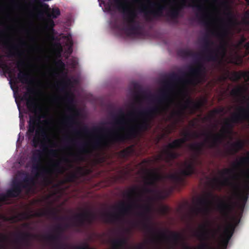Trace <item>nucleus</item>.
Masks as SVG:
<instances>
[{
	"label": "nucleus",
	"mask_w": 249,
	"mask_h": 249,
	"mask_svg": "<svg viewBox=\"0 0 249 249\" xmlns=\"http://www.w3.org/2000/svg\"><path fill=\"white\" fill-rule=\"evenodd\" d=\"M182 77L173 72L169 75L168 79L164 81L165 85L160 90L158 96L150 95L146 98L155 101V104L139 112L142 117L140 123L135 125L131 126L124 133H119L113 129H108L103 126H94L91 131L94 133L107 132V137L105 139L98 138L92 143L93 149L103 147H108L117 143L123 142L126 140L135 138L140 132L146 131L151 128V122L157 116L167 111L169 108V102L171 101L170 91L171 82L180 81Z\"/></svg>",
	"instance_id": "obj_1"
},
{
	"label": "nucleus",
	"mask_w": 249,
	"mask_h": 249,
	"mask_svg": "<svg viewBox=\"0 0 249 249\" xmlns=\"http://www.w3.org/2000/svg\"><path fill=\"white\" fill-rule=\"evenodd\" d=\"M132 206L142 209V211L140 212L138 215L143 219L142 221L141 222V225L142 229L145 232L152 234L154 237L166 240H171L173 241L175 246L178 245L180 242H181L183 243L184 249H194L185 244V239L182 234L179 232L166 230L165 231H161L158 234H156V229L150 222V217L148 213L151 211V208L148 205L139 204L135 201H133L130 203L122 202L116 207L118 211V214L104 213L102 214V217L105 221L107 223L119 221L121 220L122 217L127 215L130 213ZM140 224V223L138 222L132 223L133 226L135 227H139Z\"/></svg>",
	"instance_id": "obj_2"
},
{
	"label": "nucleus",
	"mask_w": 249,
	"mask_h": 249,
	"mask_svg": "<svg viewBox=\"0 0 249 249\" xmlns=\"http://www.w3.org/2000/svg\"><path fill=\"white\" fill-rule=\"evenodd\" d=\"M36 93L34 88L28 87L27 92L24 93L22 97V100L26 101L28 109L34 114L33 115L29 116L27 134L29 138H30L34 136L35 132V135L32 140L33 146L37 147L40 145L41 147L45 150L47 148L45 143L50 142V139L46 129L40 124H47L49 122L47 120H41V119L46 118V115L43 112L42 106L37 102L36 99L34 97Z\"/></svg>",
	"instance_id": "obj_3"
},
{
	"label": "nucleus",
	"mask_w": 249,
	"mask_h": 249,
	"mask_svg": "<svg viewBox=\"0 0 249 249\" xmlns=\"http://www.w3.org/2000/svg\"><path fill=\"white\" fill-rule=\"evenodd\" d=\"M113 3L108 2L106 3L103 0L101 2L104 4L107 11L112 10L111 6H113L118 11L123 15V18L127 23L128 27L126 31L130 35H137L140 29V25L137 22L136 18L137 14L135 9L133 7L131 2H136L137 0H113Z\"/></svg>",
	"instance_id": "obj_4"
},
{
	"label": "nucleus",
	"mask_w": 249,
	"mask_h": 249,
	"mask_svg": "<svg viewBox=\"0 0 249 249\" xmlns=\"http://www.w3.org/2000/svg\"><path fill=\"white\" fill-rule=\"evenodd\" d=\"M32 172L36 178L42 177L45 181L48 180V175L53 173L63 174L66 170L65 168L61 165L60 160H55L51 165V168H46L42 166V151L36 149L33 151L31 157Z\"/></svg>",
	"instance_id": "obj_5"
},
{
	"label": "nucleus",
	"mask_w": 249,
	"mask_h": 249,
	"mask_svg": "<svg viewBox=\"0 0 249 249\" xmlns=\"http://www.w3.org/2000/svg\"><path fill=\"white\" fill-rule=\"evenodd\" d=\"M203 51L202 53H197L189 49H181L178 52V54L184 58L192 57L197 59L201 56L208 61H216L219 59V52L221 50L223 53H225V47L224 45H220L216 49H212L211 47L214 44V42L206 36L203 38Z\"/></svg>",
	"instance_id": "obj_6"
},
{
	"label": "nucleus",
	"mask_w": 249,
	"mask_h": 249,
	"mask_svg": "<svg viewBox=\"0 0 249 249\" xmlns=\"http://www.w3.org/2000/svg\"><path fill=\"white\" fill-rule=\"evenodd\" d=\"M185 7L196 9L197 11L196 16L199 18L200 21L207 27L211 25V22L208 19V16L205 13L206 8L200 0H191V2H188L187 0H182L179 4L170 9L165 16L172 20H176L179 16L180 10Z\"/></svg>",
	"instance_id": "obj_7"
},
{
	"label": "nucleus",
	"mask_w": 249,
	"mask_h": 249,
	"mask_svg": "<svg viewBox=\"0 0 249 249\" xmlns=\"http://www.w3.org/2000/svg\"><path fill=\"white\" fill-rule=\"evenodd\" d=\"M182 134L183 136V138L176 139L172 142L165 146L164 148L162 150V154L157 156V160H164L166 162L169 163L172 160L177 159L179 157V154L173 150L182 147L183 144L191 138H197L199 136V134L196 132L192 134L187 131L183 132Z\"/></svg>",
	"instance_id": "obj_8"
},
{
	"label": "nucleus",
	"mask_w": 249,
	"mask_h": 249,
	"mask_svg": "<svg viewBox=\"0 0 249 249\" xmlns=\"http://www.w3.org/2000/svg\"><path fill=\"white\" fill-rule=\"evenodd\" d=\"M217 198L219 203L217 205V210L224 216H227L233 208L231 201H226L218 196H214L212 193H208L206 196L199 198L197 202L199 205L204 206L203 208H198L196 209V213L203 212L208 213L209 212V206L212 204L210 198Z\"/></svg>",
	"instance_id": "obj_9"
},
{
	"label": "nucleus",
	"mask_w": 249,
	"mask_h": 249,
	"mask_svg": "<svg viewBox=\"0 0 249 249\" xmlns=\"http://www.w3.org/2000/svg\"><path fill=\"white\" fill-rule=\"evenodd\" d=\"M224 175H232L231 178L238 181L241 175H246L249 178V152L247 156L241 157L232 163V168H225L222 171Z\"/></svg>",
	"instance_id": "obj_10"
},
{
	"label": "nucleus",
	"mask_w": 249,
	"mask_h": 249,
	"mask_svg": "<svg viewBox=\"0 0 249 249\" xmlns=\"http://www.w3.org/2000/svg\"><path fill=\"white\" fill-rule=\"evenodd\" d=\"M203 105L201 101L195 102L188 97L184 104L180 103L179 108L172 112L171 117L176 120L177 122L182 120L185 116V111L186 109L189 110L191 114H194L196 111L200 109Z\"/></svg>",
	"instance_id": "obj_11"
},
{
	"label": "nucleus",
	"mask_w": 249,
	"mask_h": 249,
	"mask_svg": "<svg viewBox=\"0 0 249 249\" xmlns=\"http://www.w3.org/2000/svg\"><path fill=\"white\" fill-rule=\"evenodd\" d=\"M96 215L93 213L88 210H85L82 213H76L73 217V221L71 224H66L65 228H68L71 226L76 228L77 231H80L81 228L86 225H90L94 221Z\"/></svg>",
	"instance_id": "obj_12"
},
{
	"label": "nucleus",
	"mask_w": 249,
	"mask_h": 249,
	"mask_svg": "<svg viewBox=\"0 0 249 249\" xmlns=\"http://www.w3.org/2000/svg\"><path fill=\"white\" fill-rule=\"evenodd\" d=\"M231 119V118L230 120H228L225 122L224 126L222 129V133H209L211 138V140L209 141L208 146L210 148H218L219 145L222 142L223 139L225 138V134L231 135L232 134V129L234 127V125L232 124L235 123L232 122ZM240 123H238L237 124Z\"/></svg>",
	"instance_id": "obj_13"
},
{
	"label": "nucleus",
	"mask_w": 249,
	"mask_h": 249,
	"mask_svg": "<svg viewBox=\"0 0 249 249\" xmlns=\"http://www.w3.org/2000/svg\"><path fill=\"white\" fill-rule=\"evenodd\" d=\"M183 168L180 171V175L171 174L167 178L176 183H182L184 181V177H189L196 174V169L194 161H185L183 163Z\"/></svg>",
	"instance_id": "obj_14"
},
{
	"label": "nucleus",
	"mask_w": 249,
	"mask_h": 249,
	"mask_svg": "<svg viewBox=\"0 0 249 249\" xmlns=\"http://www.w3.org/2000/svg\"><path fill=\"white\" fill-rule=\"evenodd\" d=\"M213 182L215 183H218L219 184L220 186L223 185H230L232 187L234 190L235 191L236 195L237 196H240V198L243 201L242 204V209L244 208V206L245 203H246L248 198V196L249 195V183L248 182L246 183L244 186V193L245 194H240V185L237 183H233L231 182L229 178H225L223 181H219V180L217 178H214L213 180Z\"/></svg>",
	"instance_id": "obj_15"
},
{
	"label": "nucleus",
	"mask_w": 249,
	"mask_h": 249,
	"mask_svg": "<svg viewBox=\"0 0 249 249\" xmlns=\"http://www.w3.org/2000/svg\"><path fill=\"white\" fill-rule=\"evenodd\" d=\"M151 6L155 7L154 9L147 10L145 8L141 9V12L144 14L145 19L151 21L153 19H157L163 16V11L166 9L165 4H161L159 3H153Z\"/></svg>",
	"instance_id": "obj_16"
},
{
	"label": "nucleus",
	"mask_w": 249,
	"mask_h": 249,
	"mask_svg": "<svg viewBox=\"0 0 249 249\" xmlns=\"http://www.w3.org/2000/svg\"><path fill=\"white\" fill-rule=\"evenodd\" d=\"M196 67L190 66L189 68V74L193 77L186 82L189 84H197L200 81L202 75L205 73V67L203 64L198 60L195 62Z\"/></svg>",
	"instance_id": "obj_17"
},
{
	"label": "nucleus",
	"mask_w": 249,
	"mask_h": 249,
	"mask_svg": "<svg viewBox=\"0 0 249 249\" xmlns=\"http://www.w3.org/2000/svg\"><path fill=\"white\" fill-rule=\"evenodd\" d=\"M226 16L227 17V24L223 25L222 27V30L221 32L216 34L215 31L211 29H209L208 30V32L210 33L212 35L217 36L220 38L226 37L230 34V26H234L239 24V22L234 17L231 12H230L227 13Z\"/></svg>",
	"instance_id": "obj_18"
},
{
	"label": "nucleus",
	"mask_w": 249,
	"mask_h": 249,
	"mask_svg": "<svg viewBox=\"0 0 249 249\" xmlns=\"http://www.w3.org/2000/svg\"><path fill=\"white\" fill-rule=\"evenodd\" d=\"M234 123H243L246 121L249 126V107H241L238 109V112L234 113L231 119Z\"/></svg>",
	"instance_id": "obj_19"
},
{
	"label": "nucleus",
	"mask_w": 249,
	"mask_h": 249,
	"mask_svg": "<svg viewBox=\"0 0 249 249\" xmlns=\"http://www.w3.org/2000/svg\"><path fill=\"white\" fill-rule=\"evenodd\" d=\"M155 190L153 189L144 187L142 190H139L137 187L132 188L130 191H127L125 194V196L129 199H133V196H136L138 200H140L142 197L143 193L150 194L154 193Z\"/></svg>",
	"instance_id": "obj_20"
},
{
	"label": "nucleus",
	"mask_w": 249,
	"mask_h": 249,
	"mask_svg": "<svg viewBox=\"0 0 249 249\" xmlns=\"http://www.w3.org/2000/svg\"><path fill=\"white\" fill-rule=\"evenodd\" d=\"M163 177L155 170H148L147 176L145 178V184L147 186L156 187L158 181L161 180Z\"/></svg>",
	"instance_id": "obj_21"
},
{
	"label": "nucleus",
	"mask_w": 249,
	"mask_h": 249,
	"mask_svg": "<svg viewBox=\"0 0 249 249\" xmlns=\"http://www.w3.org/2000/svg\"><path fill=\"white\" fill-rule=\"evenodd\" d=\"M234 231V227L232 225L227 227L224 230L222 236L221 243L224 249H225L231 239Z\"/></svg>",
	"instance_id": "obj_22"
},
{
	"label": "nucleus",
	"mask_w": 249,
	"mask_h": 249,
	"mask_svg": "<svg viewBox=\"0 0 249 249\" xmlns=\"http://www.w3.org/2000/svg\"><path fill=\"white\" fill-rule=\"evenodd\" d=\"M35 215L37 217L48 216L53 217L56 220H62L65 218V217H64L58 216L57 215V212L54 209H52L37 212L36 213Z\"/></svg>",
	"instance_id": "obj_23"
},
{
	"label": "nucleus",
	"mask_w": 249,
	"mask_h": 249,
	"mask_svg": "<svg viewBox=\"0 0 249 249\" xmlns=\"http://www.w3.org/2000/svg\"><path fill=\"white\" fill-rule=\"evenodd\" d=\"M43 6L46 9L45 13L47 18L55 19L60 15V11L58 8L55 7L53 9H51L49 7V6L45 3L43 4Z\"/></svg>",
	"instance_id": "obj_24"
},
{
	"label": "nucleus",
	"mask_w": 249,
	"mask_h": 249,
	"mask_svg": "<svg viewBox=\"0 0 249 249\" xmlns=\"http://www.w3.org/2000/svg\"><path fill=\"white\" fill-rule=\"evenodd\" d=\"M244 146L245 143L244 141L241 140L232 142L230 144V147L228 149L229 153L231 155L235 154L242 150L244 147Z\"/></svg>",
	"instance_id": "obj_25"
},
{
	"label": "nucleus",
	"mask_w": 249,
	"mask_h": 249,
	"mask_svg": "<svg viewBox=\"0 0 249 249\" xmlns=\"http://www.w3.org/2000/svg\"><path fill=\"white\" fill-rule=\"evenodd\" d=\"M79 152V153L73 155L74 160L78 161H82L85 160L83 155L91 153V151L86 147L85 144L80 145Z\"/></svg>",
	"instance_id": "obj_26"
},
{
	"label": "nucleus",
	"mask_w": 249,
	"mask_h": 249,
	"mask_svg": "<svg viewBox=\"0 0 249 249\" xmlns=\"http://www.w3.org/2000/svg\"><path fill=\"white\" fill-rule=\"evenodd\" d=\"M127 243V239L122 237L119 239H114L111 241L113 249H122Z\"/></svg>",
	"instance_id": "obj_27"
},
{
	"label": "nucleus",
	"mask_w": 249,
	"mask_h": 249,
	"mask_svg": "<svg viewBox=\"0 0 249 249\" xmlns=\"http://www.w3.org/2000/svg\"><path fill=\"white\" fill-rule=\"evenodd\" d=\"M203 143L196 142L190 145L189 148L191 150L194 152L196 156H199L201 154L203 151Z\"/></svg>",
	"instance_id": "obj_28"
},
{
	"label": "nucleus",
	"mask_w": 249,
	"mask_h": 249,
	"mask_svg": "<svg viewBox=\"0 0 249 249\" xmlns=\"http://www.w3.org/2000/svg\"><path fill=\"white\" fill-rule=\"evenodd\" d=\"M18 77L22 83H31L33 80L30 78V74L24 71H20L18 74Z\"/></svg>",
	"instance_id": "obj_29"
},
{
	"label": "nucleus",
	"mask_w": 249,
	"mask_h": 249,
	"mask_svg": "<svg viewBox=\"0 0 249 249\" xmlns=\"http://www.w3.org/2000/svg\"><path fill=\"white\" fill-rule=\"evenodd\" d=\"M246 90V89L244 87L239 86L232 89L230 92V94L233 97H240L242 96Z\"/></svg>",
	"instance_id": "obj_30"
},
{
	"label": "nucleus",
	"mask_w": 249,
	"mask_h": 249,
	"mask_svg": "<svg viewBox=\"0 0 249 249\" xmlns=\"http://www.w3.org/2000/svg\"><path fill=\"white\" fill-rule=\"evenodd\" d=\"M133 152L134 150L132 146H129L119 152L118 155L122 158L125 159L128 158Z\"/></svg>",
	"instance_id": "obj_31"
},
{
	"label": "nucleus",
	"mask_w": 249,
	"mask_h": 249,
	"mask_svg": "<svg viewBox=\"0 0 249 249\" xmlns=\"http://www.w3.org/2000/svg\"><path fill=\"white\" fill-rule=\"evenodd\" d=\"M32 235L28 232H19L17 234L18 239H20L25 245H28L29 242V238Z\"/></svg>",
	"instance_id": "obj_32"
},
{
	"label": "nucleus",
	"mask_w": 249,
	"mask_h": 249,
	"mask_svg": "<svg viewBox=\"0 0 249 249\" xmlns=\"http://www.w3.org/2000/svg\"><path fill=\"white\" fill-rule=\"evenodd\" d=\"M12 188L21 193L22 188H26V185H23L22 182L15 179L13 181Z\"/></svg>",
	"instance_id": "obj_33"
},
{
	"label": "nucleus",
	"mask_w": 249,
	"mask_h": 249,
	"mask_svg": "<svg viewBox=\"0 0 249 249\" xmlns=\"http://www.w3.org/2000/svg\"><path fill=\"white\" fill-rule=\"evenodd\" d=\"M119 117L116 118L114 117V118L115 120V124L118 125H122L124 124V112L122 109H120L118 111Z\"/></svg>",
	"instance_id": "obj_34"
},
{
	"label": "nucleus",
	"mask_w": 249,
	"mask_h": 249,
	"mask_svg": "<svg viewBox=\"0 0 249 249\" xmlns=\"http://www.w3.org/2000/svg\"><path fill=\"white\" fill-rule=\"evenodd\" d=\"M76 115L77 114H72L68 116L65 119L64 123L70 126H71L73 124H78L79 123L77 122L76 120Z\"/></svg>",
	"instance_id": "obj_35"
},
{
	"label": "nucleus",
	"mask_w": 249,
	"mask_h": 249,
	"mask_svg": "<svg viewBox=\"0 0 249 249\" xmlns=\"http://www.w3.org/2000/svg\"><path fill=\"white\" fill-rule=\"evenodd\" d=\"M0 68H1L2 71L5 73H7L10 76L13 73V70L11 69V67L7 65L5 63L0 59Z\"/></svg>",
	"instance_id": "obj_36"
},
{
	"label": "nucleus",
	"mask_w": 249,
	"mask_h": 249,
	"mask_svg": "<svg viewBox=\"0 0 249 249\" xmlns=\"http://www.w3.org/2000/svg\"><path fill=\"white\" fill-rule=\"evenodd\" d=\"M63 38L66 39L65 45L68 47V51L71 54L72 52L73 41L70 35L65 36Z\"/></svg>",
	"instance_id": "obj_37"
},
{
	"label": "nucleus",
	"mask_w": 249,
	"mask_h": 249,
	"mask_svg": "<svg viewBox=\"0 0 249 249\" xmlns=\"http://www.w3.org/2000/svg\"><path fill=\"white\" fill-rule=\"evenodd\" d=\"M55 26L54 22L53 19L47 18L45 25V28L50 31H53V28Z\"/></svg>",
	"instance_id": "obj_38"
},
{
	"label": "nucleus",
	"mask_w": 249,
	"mask_h": 249,
	"mask_svg": "<svg viewBox=\"0 0 249 249\" xmlns=\"http://www.w3.org/2000/svg\"><path fill=\"white\" fill-rule=\"evenodd\" d=\"M21 193L16 191L14 188H11L6 192V196L9 197H16L18 196Z\"/></svg>",
	"instance_id": "obj_39"
},
{
	"label": "nucleus",
	"mask_w": 249,
	"mask_h": 249,
	"mask_svg": "<svg viewBox=\"0 0 249 249\" xmlns=\"http://www.w3.org/2000/svg\"><path fill=\"white\" fill-rule=\"evenodd\" d=\"M243 76V72L234 71L232 73L230 79L232 81H237Z\"/></svg>",
	"instance_id": "obj_40"
},
{
	"label": "nucleus",
	"mask_w": 249,
	"mask_h": 249,
	"mask_svg": "<svg viewBox=\"0 0 249 249\" xmlns=\"http://www.w3.org/2000/svg\"><path fill=\"white\" fill-rule=\"evenodd\" d=\"M23 185H26V188L30 186L31 184H34V179L32 177L27 176L21 181Z\"/></svg>",
	"instance_id": "obj_41"
},
{
	"label": "nucleus",
	"mask_w": 249,
	"mask_h": 249,
	"mask_svg": "<svg viewBox=\"0 0 249 249\" xmlns=\"http://www.w3.org/2000/svg\"><path fill=\"white\" fill-rule=\"evenodd\" d=\"M242 21L243 23L245 25L249 24V11H247L245 12Z\"/></svg>",
	"instance_id": "obj_42"
},
{
	"label": "nucleus",
	"mask_w": 249,
	"mask_h": 249,
	"mask_svg": "<svg viewBox=\"0 0 249 249\" xmlns=\"http://www.w3.org/2000/svg\"><path fill=\"white\" fill-rule=\"evenodd\" d=\"M64 229L63 228V227L61 225H57L54 229V231L56 233H60L64 231Z\"/></svg>",
	"instance_id": "obj_43"
},
{
	"label": "nucleus",
	"mask_w": 249,
	"mask_h": 249,
	"mask_svg": "<svg viewBox=\"0 0 249 249\" xmlns=\"http://www.w3.org/2000/svg\"><path fill=\"white\" fill-rule=\"evenodd\" d=\"M49 154L53 157H57V150L53 149H50L48 150Z\"/></svg>",
	"instance_id": "obj_44"
},
{
	"label": "nucleus",
	"mask_w": 249,
	"mask_h": 249,
	"mask_svg": "<svg viewBox=\"0 0 249 249\" xmlns=\"http://www.w3.org/2000/svg\"><path fill=\"white\" fill-rule=\"evenodd\" d=\"M246 37L244 36H242L237 43V47H240L242 46H243L244 43L246 41Z\"/></svg>",
	"instance_id": "obj_45"
},
{
	"label": "nucleus",
	"mask_w": 249,
	"mask_h": 249,
	"mask_svg": "<svg viewBox=\"0 0 249 249\" xmlns=\"http://www.w3.org/2000/svg\"><path fill=\"white\" fill-rule=\"evenodd\" d=\"M7 239L8 238L6 235L0 233V243L5 242Z\"/></svg>",
	"instance_id": "obj_46"
},
{
	"label": "nucleus",
	"mask_w": 249,
	"mask_h": 249,
	"mask_svg": "<svg viewBox=\"0 0 249 249\" xmlns=\"http://www.w3.org/2000/svg\"><path fill=\"white\" fill-rule=\"evenodd\" d=\"M144 248L145 245L142 243L139 244L135 247V249H144Z\"/></svg>",
	"instance_id": "obj_47"
},
{
	"label": "nucleus",
	"mask_w": 249,
	"mask_h": 249,
	"mask_svg": "<svg viewBox=\"0 0 249 249\" xmlns=\"http://www.w3.org/2000/svg\"><path fill=\"white\" fill-rule=\"evenodd\" d=\"M81 130L83 132L86 134H89V129L86 126H84L82 129Z\"/></svg>",
	"instance_id": "obj_48"
},
{
	"label": "nucleus",
	"mask_w": 249,
	"mask_h": 249,
	"mask_svg": "<svg viewBox=\"0 0 249 249\" xmlns=\"http://www.w3.org/2000/svg\"><path fill=\"white\" fill-rule=\"evenodd\" d=\"M245 78L247 79V81H249V71L243 72V76Z\"/></svg>",
	"instance_id": "obj_49"
},
{
	"label": "nucleus",
	"mask_w": 249,
	"mask_h": 249,
	"mask_svg": "<svg viewBox=\"0 0 249 249\" xmlns=\"http://www.w3.org/2000/svg\"><path fill=\"white\" fill-rule=\"evenodd\" d=\"M25 63L23 61H18L17 64L18 67V68L22 67L24 66Z\"/></svg>",
	"instance_id": "obj_50"
},
{
	"label": "nucleus",
	"mask_w": 249,
	"mask_h": 249,
	"mask_svg": "<svg viewBox=\"0 0 249 249\" xmlns=\"http://www.w3.org/2000/svg\"><path fill=\"white\" fill-rule=\"evenodd\" d=\"M224 111V108H220L219 109H215L213 111V112L215 113H222Z\"/></svg>",
	"instance_id": "obj_51"
},
{
	"label": "nucleus",
	"mask_w": 249,
	"mask_h": 249,
	"mask_svg": "<svg viewBox=\"0 0 249 249\" xmlns=\"http://www.w3.org/2000/svg\"><path fill=\"white\" fill-rule=\"evenodd\" d=\"M16 55V53L13 52H12L11 50L9 51V53L7 55L8 57H12L15 56Z\"/></svg>",
	"instance_id": "obj_52"
},
{
	"label": "nucleus",
	"mask_w": 249,
	"mask_h": 249,
	"mask_svg": "<svg viewBox=\"0 0 249 249\" xmlns=\"http://www.w3.org/2000/svg\"><path fill=\"white\" fill-rule=\"evenodd\" d=\"M5 196L3 194H0V203L5 200Z\"/></svg>",
	"instance_id": "obj_53"
},
{
	"label": "nucleus",
	"mask_w": 249,
	"mask_h": 249,
	"mask_svg": "<svg viewBox=\"0 0 249 249\" xmlns=\"http://www.w3.org/2000/svg\"><path fill=\"white\" fill-rule=\"evenodd\" d=\"M244 47L245 48L247 52L249 53V41L245 44Z\"/></svg>",
	"instance_id": "obj_54"
},
{
	"label": "nucleus",
	"mask_w": 249,
	"mask_h": 249,
	"mask_svg": "<svg viewBox=\"0 0 249 249\" xmlns=\"http://www.w3.org/2000/svg\"><path fill=\"white\" fill-rule=\"evenodd\" d=\"M75 178V175L74 174H71L69 177V180L71 181Z\"/></svg>",
	"instance_id": "obj_55"
},
{
	"label": "nucleus",
	"mask_w": 249,
	"mask_h": 249,
	"mask_svg": "<svg viewBox=\"0 0 249 249\" xmlns=\"http://www.w3.org/2000/svg\"><path fill=\"white\" fill-rule=\"evenodd\" d=\"M67 100L69 103H72L73 101L72 98L71 97H67Z\"/></svg>",
	"instance_id": "obj_56"
},
{
	"label": "nucleus",
	"mask_w": 249,
	"mask_h": 249,
	"mask_svg": "<svg viewBox=\"0 0 249 249\" xmlns=\"http://www.w3.org/2000/svg\"><path fill=\"white\" fill-rule=\"evenodd\" d=\"M58 64L61 67H64V63L61 61V60H59L58 62Z\"/></svg>",
	"instance_id": "obj_57"
},
{
	"label": "nucleus",
	"mask_w": 249,
	"mask_h": 249,
	"mask_svg": "<svg viewBox=\"0 0 249 249\" xmlns=\"http://www.w3.org/2000/svg\"><path fill=\"white\" fill-rule=\"evenodd\" d=\"M63 160L67 163H71V161L68 158H64Z\"/></svg>",
	"instance_id": "obj_58"
},
{
	"label": "nucleus",
	"mask_w": 249,
	"mask_h": 249,
	"mask_svg": "<svg viewBox=\"0 0 249 249\" xmlns=\"http://www.w3.org/2000/svg\"><path fill=\"white\" fill-rule=\"evenodd\" d=\"M135 98L136 100L138 101L140 99V96L138 94H136L135 96Z\"/></svg>",
	"instance_id": "obj_59"
},
{
	"label": "nucleus",
	"mask_w": 249,
	"mask_h": 249,
	"mask_svg": "<svg viewBox=\"0 0 249 249\" xmlns=\"http://www.w3.org/2000/svg\"><path fill=\"white\" fill-rule=\"evenodd\" d=\"M119 129L120 130H124V127L123 126H120L119 127Z\"/></svg>",
	"instance_id": "obj_60"
},
{
	"label": "nucleus",
	"mask_w": 249,
	"mask_h": 249,
	"mask_svg": "<svg viewBox=\"0 0 249 249\" xmlns=\"http://www.w3.org/2000/svg\"><path fill=\"white\" fill-rule=\"evenodd\" d=\"M29 224L28 223H24L23 224V226L24 227H28Z\"/></svg>",
	"instance_id": "obj_61"
},
{
	"label": "nucleus",
	"mask_w": 249,
	"mask_h": 249,
	"mask_svg": "<svg viewBox=\"0 0 249 249\" xmlns=\"http://www.w3.org/2000/svg\"><path fill=\"white\" fill-rule=\"evenodd\" d=\"M3 56L2 55H0V59H1L3 62L5 63L7 65H8L4 61H3V60L2 59V58Z\"/></svg>",
	"instance_id": "obj_62"
},
{
	"label": "nucleus",
	"mask_w": 249,
	"mask_h": 249,
	"mask_svg": "<svg viewBox=\"0 0 249 249\" xmlns=\"http://www.w3.org/2000/svg\"><path fill=\"white\" fill-rule=\"evenodd\" d=\"M3 56L2 55H0V59H1L3 62L5 63L7 65H8L4 61H3V60L2 59V58Z\"/></svg>",
	"instance_id": "obj_63"
},
{
	"label": "nucleus",
	"mask_w": 249,
	"mask_h": 249,
	"mask_svg": "<svg viewBox=\"0 0 249 249\" xmlns=\"http://www.w3.org/2000/svg\"><path fill=\"white\" fill-rule=\"evenodd\" d=\"M4 247L3 245H0V249H4Z\"/></svg>",
	"instance_id": "obj_64"
}]
</instances>
